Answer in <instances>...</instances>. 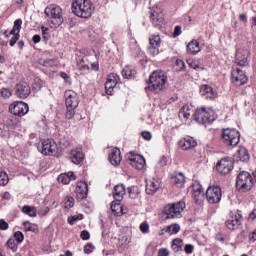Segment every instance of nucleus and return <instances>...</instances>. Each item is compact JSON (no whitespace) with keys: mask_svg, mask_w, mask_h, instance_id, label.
I'll return each mask as SVG.
<instances>
[{"mask_svg":"<svg viewBox=\"0 0 256 256\" xmlns=\"http://www.w3.org/2000/svg\"><path fill=\"white\" fill-rule=\"evenodd\" d=\"M192 197L195 203L201 205L203 199H205V193L201 185L197 184L192 186Z\"/></svg>","mask_w":256,"mask_h":256,"instance_id":"412c9836","label":"nucleus"},{"mask_svg":"<svg viewBox=\"0 0 256 256\" xmlns=\"http://www.w3.org/2000/svg\"><path fill=\"white\" fill-rule=\"evenodd\" d=\"M111 211L117 217L123 215V206L121 205V201H113L111 204Z\"/></svg>","mask_w":256,"mask_h":256,"instance_id":"7c9ffc66","label":"nucleus"},{"mask_svg":"<svg viewBox=\"0 0 256 256\" xmlns=\"http://www.w3.org/2000/svg\"><path fill=\"white\" fill-rule=\"evenodd\" d=\"M249 239H252V241H256V229L249 235Z\"/></svg>","mask_w":256,"mask_h":256,"instance_id":"774afa93","label":"nucleus"},{"mask_svg":"<svg viewBox=\"0 0 256 256\" xmlns=\"http://www.w3.org/2000/svg\"><path fill=\"white\" fill-rule=\"evenodd\" d=\"M249 52L245 49H238L236 51V63L240 65V67H247L249 65Z\"/></svg>","mask_w":256,"mask_h":256,"instance_id":"6ab92c4d","label":"nucleus"},{"mask_svg":"<svg viewBox=\"0 0 256 256\" xmlns=\"http://www.w3.org/2000/svg\"><path fill=\"white\" fill-rule=\"evenodd\" d=\"M65 103L67 109H77L79 107V96L73 90L65 92Z\"/></svg>","mask_w":256,"mask_h":256,"instance_id":"2eb2a0df","label":"nucleus"},{"mask_svg":"<svg viewBox=\"0 0 256 256\" xmlns=\"http://www.w3.org/2000/svg\"><path fill=\"white\" fill-rule=\"evenodd\" d=\"M167 83V75L163 71H154L150 77L147 89L150 91H163L165 89V84Z\"/></svg>","mask_w":256,"mask_h":256,"instance_id":"f03ea898","label":"nucleus"},{"mask_svg":"<svg viewBox=\"0 0 256 256\" xmlns=\"http://www.w3.org/2000/svg\"><path fill=\"white\" fill-rule=\"evenodd\" d=\"M171 181L172 183L176 184V187L181 189L185 185V175L183 174V172L177 173L176 175L172 176Z\"/></svg>","mask_w":256,"mask_h":256,"instance_id":"c85d7f7f","label":"nucleus"},{"mask_svg":"<svg viewBox=\"0 0 256 256\" xmlns=\"http://www.w3.org/2000/svg\"><path fill=\"white\" fill-rule=\"evenodd\" d=\"M232 82L236 85V87H241V85H245L247 81H249V77H247V74L237 68L236 70H232Z\"/></svg>","mask_w":256,"mask_h":256,"instance_id":"4468645a","label":"nucleus"},{"mask_svg":"<svg viewBox=\"0 0 256 256\" xmlns=\"http://www.w3.org/2000/svg\"><path fill=\"white\" fill-rule=\"evenodd\" d=\"M21 37V35H19V33H16L14 36H12V38L10 39V47H15L17 41H19V38Z\"/></svg>","mask_w":256,"mask_h":256,"instance_id":"603ef678","label":"nucleus"},{"mask_svg":"<svg viewBox=\"0 0 256 256\" xmlns=\"http://www.w3.org/2000/svg\"><path fill=\"white\" fill-rule=\"evenodd\" d=\"M83 219V214H77L74 216L68 217V223L74 225L75 221H81Z\"/></svg>","mask_w":256,"mask_h":256,"instance_id":"37998d69","label":"nucleus"},{"mask_svg":"<svg viewBox=\"0 0 256 256\" xmlns=\"http://www.w3.org/2000/svg\"><path fill=\"white\" fill-rule=\"evenodd\" d=\"M126 157L134 169L141 170L145 167V158L143 156L130 152Z\"/></svg>","mask_w":256,"mask_h":256,"instance_id":"dca6fc26","label":"nucleus"},{"mask_svg":"<svg viewBox=\"0 0 256 256\" xmlns=\"http://www.w3.org/2000/svg\"><path fill=\"white\" fill-rule=\"evenodd\" d=\"M159 189H161V179L159 178H152L146 183L147 195H155V192L159 191Z\"/></svg>","mask_w":256,"mask_h":256,"instance_id":"aec40b11","label":"nucleus"},{"mask_svg":"<svg viewBox=\"0 0 256 256\" xmlns=\"http://www.w3.org/2000/svg\"><path fill=\"white\" fill-rule=\"evenodd\" d=\"M65 117L66 119H73V117H75V108H67Z\"/></svg>","mask_w":256,"mask_h":256,"instance_id":"864d4df0","label":"nucleus"},{"mask_svg":"<svg viewBox=\"0 0 256 256\" xmlns=\"http://www.w3.org/2000/svg\"><path fill=\"white\" fill-rule=\"evenodd\" d=\"M140 231L142 233H149V223L148 222H143L140 224Z\"/></svg>","mask_w":256,"mask_h":256,"instance_id":"6e6d98bb","label":"nucleus"},{"mask_svg":"<svg viewBox=\"0 0 256 256\" xmlns=\"http://www.w3.org/2000/svg\"><path fill=\"white\" fill-rule=\"evenodd\" d=\"M135 75H137V72L128 66L122 70V76L124 79H135Z\"/></svg>","mask_w":256,"mask_h":256,"instance_id":"473e14b6","label":"nucleus"},{"mask_svg":"<svg viewBox=\"0 0 256 256\" xmlns=\"http://www.w3.org/2000/svg\"><path fill=\"white\" fill-rule=\"evenodd\" d=\"M179 147L183 151H189L190 149H195L197 147V140L193 137H186L179 141Z\"/></svg>","mask_w":256,"mask_h":256,"instance_id":"5701e85b","label":"nucleus"},{"mask_svg":"<svg viewBox=\"0 0 256 256\" xmlns=\"http://www.w3.org/2000/svg\"><path fill=\"white\" fill-rule=\"evenodd\" d=\"M49 28L45 27V26H41V32H42V35H43V39L47 40L49 39Z\"/></svg>","mask_w":256,"mask_h":256,"instance_id":"13d9d810","label":"nucleus"},{"mask_svg":"<svg viewBox=\"0 0 256 256\" xmlns=\"http://www.w3.org/2000/svg\"><path fill=\"white\" fill-rule=\"evenodd\" d=\"M236 189L239 193H247L253 189V176L247 171H242L236 178Z\"/></svg>","mask_w":256,"mask_h":256,"instance_id":"39448f33","label":"nucleus"},{"mask_svg":"<svg viewBox=\"0 0 256 256\" xmlns=\"http://www.w3.org/2000/svg\"><path fill=\"white\" fill-rule=\"evenodd\" d=\"M193 119L199 125H211L216 119L215 111L205 107L198 108L193 114Z\"/></svg>","mask_w":256,"mask_h":256,"instance_id":"20e7f679","label":"nucleus"},{"mask_svg":"<svg viewBox=\"0 0 256 256\" xmlns=\"http://www.w3.org/2000/svg\"><path fill=\"white\" fill-rule=\"evenodd\" d=\"M119 83V75L116 73H112L108 75L106 83H105V90L107 95H113V90L117 87Z\"/></svg>","mask_w":256,"mask_h":256,"instance_id":"f3484780","label":"nucleus"},{"mask_svg":"<svg viewBox=\"0 0 256 256\" xmlns=\"http://www.w3.org/2000/svg\"><path fill=\"white\" fill-rule=\"evenodd\" d=\"M237 158L239 161L245 162L249 160V152H247V149L245 148H240L237 151Z\"/></svg>","mask_w":256,"mask_h":256,"instance_id":"c9c22d12","label":"nucleus"},{"mask_svg":"<svg viewBox=\"0 0 256 256\" xmlns=\"http://www.w3.org/2000/svg\"><path fill=\"white\" fill-rule=\"evenodd\" d=\"M172 249L175 253L183 251V239L176 238L172 241Z\"/></svg>","mask_w":256,"mask_h":256,"instance_id":"f704fd0d","label":"nucleus"},{"mask_svg":"<svg viewBox=\"0 0 256 256\" xmlns=\"http://www.w3.org/2000/svg\"><path fill=\"white\" fill-rule=\"evenodd\" d=\"M222 141L227 147H237L241 141V134L235 129L226 128L222 133Z\"/></svg>","mask_w":256,"mask_h":256,"instance_id":"423d86ee","label":"nucleus"},{"mask_svg":"<svg viewBox=\"0 0 256 256\" xmlns=\"http://www.w3.org/2000/svg\"><path fill=\"white\" fill-rule=\"evenodd\" d=\"M21 25H23V20L17 19L14 21L13 29H15L16 33H21Z\"/></svg>","mask_w":256,"mask_h":256,"instance_id":"8fccbe9b","label":"nucleus"},{"mask_svg":"<svg viewBox=\"0 0 256 256\" xmlns=\"http://www.w3.org/2000/svg\"><path fill=\"white\" fill-rule=\"evenodd\" d=\"M7 183H9V176L4 171H0V185L5 186Z\"/></svg>","mask_w":256,"mask_h":256,"instance_id":"79ce46f5","label":"nucleus"},{"mask_svg":"<svg viewBox=\"0 0 256 256\" xmlns=\"http://www.w3.org/2000/svg\"><path fill=\"white\" fill-rule=\"evenodd\" d=\"M80 237L83 241H89V239H91V234H89V231L83 230L80 234Z\"/></svg>","mask_w":256,"mask_h":256,"instance_id":"5fc2aeb1","label":"nucleus"},{"mask_svg":"<svg viewBox=\"0 0 256 256\" xmlns=\"http://www.w3.org/2000/svg\"><path fill=\"white\" fill-rule=\"evenodd\" d=\"M182 33L183 31L181 30V26H175L174 37H179V35H181Z\"/></svg>","mask_w":256,"mask_h":256,"instance_id":"69168bd1","label":"nucleus"},{"mask_svg":"<svg viewBox=\"0 0 256 256\" xmlns=\"http://www.w3.org/2000/svg\"><path fill=\"white\" fill-rule=\"evenodd\" d=\"M44 13L47 17H49V19H52V25L50 24L52 29H57V27H61V25H63V10L61 7L52 4L45 8Z\"/></svg>","mask_w":256,"mask_h":256,"instance_id":"7ed1b4c3","label":"nucleus"},{"mask_svg":"<svg viewBox=\"0 0 256 256\" xmlns=\"http://www.w3.org/2000/svg\"><path fill=\"white\" fill-rule=\"evenodd\" d=\"M243 223V216L239 213L232 214L230 218L226 221V227L230 231H235Z\"/></svg>","mask_w":256,"mask_h":256,"instance_id":"a211bd4d","label":"nucleus"},{"mask_svg":"<svg viewBox=\"0 0 256 256\" xmlns=\"http://www.w3.org/2000/svg\"><path fill=\"white\" fill-rule=\"evenodd\" d=\"M186 51L189 55H197V53L201 51V46H199V42H197V40H192L188 43Z\"/></svg>","mask_w":256,"mask_h":256,"instance_id":"bb28decb","label":"nucleus"},{"mask_svg":"<svg viewBox=\"0 0 256 256\" xmlns=\"http://www.w3.org/2000/svg\"><path fill=\"white\" fill-rule=\"evenodd\" d=\"M0 95H1V97H3V99H9V97H11L12 93H11V90H9V88H2L0 90Z\"/></svg>","mask_w":256,"mask_h":256,"instance_id":"09e8293b","label":"nucleus"},{"mask_svg":"<svg viewBox=\"0 0 256 256\" xmlns=\"http://www.w3.org/2000/svg\"><path fill=\"white\" fill-rule=\"evenodd\" d=\"M23 227L25 229V231H32V233H37V225L29 222V221H26L23 223Z\"/></svg>","mask_w":256,"mask_h":256,"instance_id":"58836bf2","label":"nucleus"},{"mask_svg":"<svg viewBox=\"0 0 256 256\" xmlns=\"http://www.w3.org/2000/svg\"><path fill=\"white\" fill-rule=\"evenodd\" d=\"M185 207H187V205L184 201L166 205L164 210L166 219H180V217H183L182 213L185 210Z\"/></svg>","mask_w":256,"mask_h":256,"instance_id":"0eeeda50","label":"nucleus"},{"mask_svg":"<svg viewBox=\"0 0 256 256\" xmlns=\"http://www.w3.org/2000/svg\"><path fill=\"white\" fill-rule=\"evenodd\" d=\"M158 256H169V250L167 248L159 249Z\"/></svg>","mask_w":256,"mask_h":256,"instance_id":"680f3d73","label":"nucleus"},{"mask_svg":"<svg viewBox=\"0 0 256 256\" xmlns=\"http://www.w3.org/2000/svg\"><path fill=\"white\" fill-rule=\"evenodd\" d=\"M42 155H55L57 153V144L51 139L44 140L38 147Z\"/></svg>","mask_w":256,"mask_h":256,"instance_id":"ddd939ff","label":"nucleus"},{"mask_svg":"<svg viewBox=\"0 0 256 256\" xmlns=\"http://www.w3.org/2000/svg\"><path fill=\"white\" fill-rule=\"evenodd\" d=\"M216 169L220 175H229L233 171V160L230 157L220 159L216 164Z\"/></svg>","mask_w":256,"mask_h":256,"instance_id":"9d476101","label":"nucleus"},{"mask_svg":"<svg viewBox=\"0 0 256 256\" xmlns=\"http://www.w3.org/2000/svg\"><path fill=\"white\" fill-rule=\"evenodd\" d=\"M176 67V71H185V62L181 59H177Z\"/></svg>","mask_w":256,"mask_h":256,"instance_id":"3c124183","label":"nucleus"},{"mask_svg":"<svg viewBox=\"0 0 256 256\" xmlns=\"http://www.w3.org/2000/svg\"><path fill=\"white\" fill-rule=\"evenodd\" d=\"M184 251L185 253H187V255H191V253L195 251V247L192 244H186L184 247Z\"/></svg>","mask_w":256,"mask_h":256,"instance_id":"4d7b16f0","label":"nucleus"},{"mask_svg":"<svg viewBox=\"0 0 256 256\" xmlns=\"http://www.w3.org/2000/svg\"><path fill=\"white\" fill-rule=\"evenodd\" d=\"M142 137L143 139H145L146 141H151V132H148V131H143L142 132Z\"/></svg>","mask_w":256,"mask_h":256,"instance_id":"e2e57ef3","label":"nucleus"},{"mask_svg":"<svg viewBox=\"0 0 256 256\" xmlns=\"http://www.w3.org/2000/svg\"><path fill=\"white\" fill-rule=\"evenodd\" d=\"M87 195H89V185H87V182L80 181L76 187V197L83 200L87 199Z\"/></svg>","mask_w":256,"mask_h":256,"instance_id":"4be33fe9","label":"nucleus"},{"mask_svg":"<svg viewBox=\"0 0 256 256\" xmlns=\"http://www.w3.org/2000/svg\"><path fill=\"white\" fill-rule=\"evenodd\" d=\"M108 159L114 167L121 165V150L119 148H112L108 155Z\"/></svg>","mask_w":256,"mask_h":256,"instance_id":"b1692460","label":"nucleus"},{"mask_svg":"<svg viewBox=\"0 0 256 256\" xmlns=\"http://www.w3.org/2000/svg\"><path fill=\"white\" fill-rule=\"evenodd\" d=\"M128 194L130 199H134L136 201L141 200V190L137 186L128 187Z\"/></svg>","mask_w":256,"mask_h":256,"instance_id":"c756f323","label":"nucleus"},{"mask_svg":"<svg viewBox=\"0 0 256 256\" xmlns=\"http://www.w3.org/2000/svg\"><path fill=\"white\" fill-rule=\"evenodd\" d=\"M22 213L28 217H37V210L33 206L25 205L22 207Z\"/></svg>","mask_w":256,"mask_h":256,"instance_id":"72a5a7b5","label":"nucleus"},{"mask_svg":"<svg viewBox=\"0 0 256 256\" xmlns=\"http://www.w3.org/2000/svg\"><path fill=\"white\" fill-rule=\"evenodd\" d=\"M9 111L16 117H24L29 113V105L23 101H15L10 104Z\"/></svg>","mask_w":256,"mask_h":256,"instance_id":"1a4fd4ad","label":"nucleus"},{"mask_svg":"<svg viewBox=\"0 0 256 256\" xmlns=\"http://www.w3.org/2000/svg\"><path fill=\"white\" fill-rule=\"evenodd\" d=\"M123 195H125V185L118 184L114 187L113 196L115 201H122Z\"/></svg>","mask_w":256,"mask_h":256,"instance_id":"cd10ccee","label":"nucleus"},{"mask_svg":"<svg viewBox=\"0 0 256 256\" xmlns=\"http://www.w3.org/2000/svg\"><path fill=\"white\" fill-rule=\"evenodd\" d=\"M75 205V198L71 197V196H67L64 199V209H71L73 206Z\"/></svg>","mask_w":256,"mask_h":256,"instance_id":"e433bc0d","label":"nucleus"},{"mask_svg":"<svg viewBox=\"0 0 256 256\" xmlns=\"http://www.w3.org/2000/svg\"><path fill=\"white\" fill-rule=\"evenodd\" d=\"M84 253H86V255H89V253H93V245L87 244L84 247Z\"/></svg>","mask_w":256,"mask_h":256,"instance_id":"0e129e2a","label":"nucleus"},{"mask_svg":"<svg viewBox=\"0 0 256 256\" xmlns=\"http://www.w3.org/2000/svg\"><path fill=\"white\" fill-rule=\"evenodd\" d=\"M6 245L11 251L15 252L17 251V244L15 243V239L10 238L7 242Z\"/></svg>","mask_w":256,"mask_h":256,"instance_id":"de8ad7c7","label":"nucleus"},{"mask_svg":"<svg viewBox=\"0 0 256 256\" xmlns=\"http://www.w3.org/2000/svg\"><path fill=\"white\" fill-rule=\"evenodd\" d=\"M72 13L76 17L89 19L93 15V4L91 0H74L72 2Z\"/></svg>","mask_w":256,"mask_h":256,"instance_id":"f257e3e1","label":"nucleus"},{"mask_svg":"<svg viewBox=\"0 0 256 256\" xmlns=\"http://www.w3.org/2000/svg\"><path fill=\"white\" fill-rule=\"evenodd\" d=\"M83 159H85V154L79 149H73L70 152V160L74 163V165H81L83 163Z\"/></svg>","mask_w":256,"mask_h":256,"instance_id":"a878e982","label":"nucleus"},{"mask_svg":"<svg viewBox=\"0 0 256 256\" xmlns=\"http://www.w3.org/2000/svg\"><path fill=\"white\" fill-rule=\"evenodd\" d=\"M77 67L81 73H88L89 72V65L85 64V61L83 59L78 62Z\"/></svg>","mask_w":256,"mask_h":256,"instance_id":"ea45409f","label":"nucleus"},{"mask_svg":"<svg viewBox=\"0 0 256 256\" xmlns=\"http://www.w3.org/2000/svg\"><path fill=\"white\" fill-rule=\"evenodd\" d=\"M150 21L154 25V27H159L161 23H163V16L157 12L150 13Z\"/></svg>","mask_w":256,"mask_h":256,"instance_id":"2f4dec72","label":"nucleus"},{"mask_svg":"<svg viewBox=\"0 0 256 256\" xmlns=\"http://www.w3.org/2000/svg\"><path fill=\"white\" fill-rule=\"evenodd\" d=\"M178 231H181V226H179V224H172L166 229V233H170V235H176Z\"/></svg>","mask_w":256,"mask_h":256,"instance_id":"4c0bfd02","label":"nucleus"},{"mask_svg":"<svg viewBox=\"0 0 256 256\" xmlns=\"http://www.w3.org/2000/svg\"><path fill=\"white\" fill-rule=\"evenodd\" d=\"M47 213H49V207H44L38 210V215L40 217H45V215H47Z\"/></svg>","mask_w":256,"mask_h":256,"instance_id":"bf43d9fd","label":"nucleus"},{"mask_svg":"<svg viewBox=\"0 0 256 256\" xmlns=\"http://www.w3.org/2000/svg\"><path fill=\"white\" fill-rule=\"evenodd\" d=\"M58 182L63 183V185H69V183H71V181L69 180V176H67V174H60L58 176Z\"/></svg>","mask_w":256,"mask_h":256,"instance_id":"c03bdc74","label":"nucleus"},{"mask_svg":"<svg viewBox=\"0 0 256 256\" xmlns=\"http://www.w3.org/2000/svg\"><path fill=\"white\" fill-rule=\"evenodd\" d=\"M0 229L2 231H7V229H9V223H7L5 220L1 219L0 220Z\"/></svg>","mask_w":256,"mask_h":256,"instance_id":"052dcab7","label":"nucleus"},{"mask_svg":"<svg viewBox=\"0 0 256 256\" xmlns=\"http://www.w3.org/2000/svg\"><path fill=\"white\" fill-rule=\"evenodd\" d=\"M25 240V235H23V232L17 231L14 233V241H17V243H23Z\"/></svg>","mask_w":256,"mask_h":256,"instance_id":"a18cd8bd","label":"nucleus"},{"mask_svg":"<svg viewBox=\"0 0 256 256\" xmlns=\"http://www.w3.org/2000/svg\"><path fill=\"white\" fill-rule=\"evenodd\" d=\"M187 63L189 67H191V69H194L195 71L203 70V67H201L199 63H197V61L193 59H188Z\"/></svg>","mask_w":256,"mask_h":256,"instance_id":"a19ab883","label":"nucleus"},{"mask_svg":"<svg viewBox=\"0 0 256 256\" xmlns=\"http://www.w3.org/2000/svg\"><path fill=\"white\" fill-rule=\"evenodd\" d=\"M158 164L160 165V167H165V165H167V157L162 156L158 162Z\"/></svg>","mask_w":256,"mask_h":256,"instance_id":"338daca9","label":"nucleus"},{"mask_svg":"<svg viewBox=\"0 0 256 256\" xmlns=\"http://www.w3.org/2000/svg\"><path fill=\"white\" fill-rule=\"evenodd\" d=\"M200 94L204 99H215L217 97V92L209 85H202L200 87Z\"/></svg>","mask_w":256,"mask_h":256,"instance_id":"393cba45","label":"nucleus"},{"mask_svg":"<svg viewBox=\"0 0 256 256\" xmlns=\"http://www.w3.org/2000/svg\"><path fill=\"white\" fill-rule=\"evenodd\" d=\"M14 95L18 99H27L31 95V86L27 82H19L14 87Z\"/></svg>","mask_w":256,"mask_h":256,"instance_id":"f8f14e48","label":"nucleus"},{"mask_svg":"<svg viewBox=\"0 0 256 256\" xmlns=\"http://www.w3.org/2000/svg\"><path fill=\"white\" fill-rule=\"evenodd\" d=\"M223 192L219 186H210L206 191V199L211 205H215L221 202Z\"/></svg>","mask_w":256,"mask_h":256,"instance_id":"6e6552de","label":"nucleus"},{"mask_svg":"<svg viewBox=\"0 0 256 256\" xmlns=\"http://www.w3.org/2000/svg\"><path fill=\"white\" fill-rule=\"evenodd\" d=\"M189 111V106H184L180 109V115H182V117H184V119H189V117H191V113L188 112Z\"/></svg>","mask_w":256,"mask_h":256,"instance_id":"49530a36","label":"nucleus"},{"mask_svg":"<svg viewBox=\"0 0 256 256\" xmlns=\"http://www.w3.org/2000/svg\"><path fill=\"white\" fill-rule=\"evenodd\" d=\"M161 36L159 34H151L149 36V46H148V53L152 55V57L157 56L159 53V47H161L162 43Z\"/></svg>","mask_w":256,"mask_h":256,"instance_id":"9b49d317","label":"nucleus"}]
</instances>
